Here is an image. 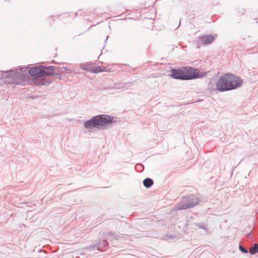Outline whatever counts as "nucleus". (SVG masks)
Masks as SVG:
<instances>
[{"mask_svg":"<svg viewBox=\"0 0 258 258\" xmlns=\"http://www.w3.org/2000/svg\"><path fill=\"white\" fill-rule=\"evenodd\" d=\"M28 68V67H26L4 72L2 74L4 82L7 84L25 85V82L29 80L30 76L37 85L46 84L45 80L40 78L41 65L33 66L27 71Z\"/></svg>","mask_w":258,"mask_h":258,"instance_id":"1","label":"nucleus"},{"mask_svg":"<svg viewBox=\"0 0 258 258\" xmlns=\"http://www.w3.org/2000/svg\"><path fill=\"white\" fill-rule=\"evenodd\" d=\"M170 73L169 76L172 78L183 81L203 78L207 75V72H201L198 69L191 67L174 68L170 71Z\"/></svg>","mask_w":258,"mask_h":258,"instance_id":"2","label":"nucleus"},{"mask_svg":"<svg viewBox=\"0 0 258 258\" xmlns=\"http://www.w3.org/2000/svg\"><path fill=\"white\" fill-rule=\"evenodd\" d=\"M243 83L241 78L234 74L226 73L223 75L216 83V89L221 92L228 91L240 87Z\"/></svg>","mask_w":258,"mask_h":258,"instance_id":"3","label":"nucleus"},{"mask_svg":"<svg viewBox=\"0 0 258 258\" xmlns=\"http://www.w3.org/2000/svg\"><path fill=\"white\" fill-rule=\"evenodd\" d=\"M114 118V117L107 114L97 115L85 121L84 127L90 131L94 128L101 130L108 126L111 127L116 121Z\"/></svg>","mask_w":258,"mask_h":258,"instance_id":"4","label":"nucleus"},{"mask_svg":"<svg viewBox=\"0 0 258 258\" xmlns=\"http://www.w3.org/2000/svg\"><path fill=\"white\" fill-rule=\"evenodd\" d=\"M200 202V200L195 196L190 195L183 199L182 201L177 205V210H184L193 208Z\"/></svg>","mask_w":258,"mask_h":258,"instance_id":"5","label":"nucleus"},{"mask_svg":"<svg viewBox=\"0 0 258 258\" xmlns=\"http://www.w3.org/2000/svg\"><path fill=\"white\" fill-rule=\"evenodd\" d=\"M108 245V241L104 238L103 240L100 239L95 244L91 245V246L93 247V248L96 247V249L99 251H104L107 249Z\"/></svg>","mask_w":258,"mask_h":258,"instance_id":"6","label":"nucleus"},{"mask_svg":"<svg viewBox=\"0 0 258 258\" xmlns=\"http://www.w3.org/2000/svg\"><path fill=\"white\" fill-rule=\"evenodd\" d=\"M198 39L201 44L204 45H209L214 41L215 37L212 34H209L199 36Z\"/></svg>","mask_w":258,"mask_h":258,"instance_id":"7","label":"nucleus"},{"mask_svg":"<svg viewBox=\"0 0 258 258\" xmlns=\"http://www.w3.org/2000/svg\"><path fill=\"white\" fill-rule=\"evenodd\" d=\"M104 238H105L107 240H109L112 244H113L114 240H118L124 237L123 234L116 235L115 233H113L111 232L104 233L103 236Z\"/></svg>","mask_w":258,"mask_h":258,"instance_id":"8","label":"nucleus"},{"mask_svg":"<svg viewBox=\"0 0 258 258\" xmlns=\"http://www.w3.org/2000/svg\"><path fill=\"white\" fill-rule=\"evenodd\" d=\"M39 73H41V78L54 76V75L55 74L54 72L49 71V70L46 69V68H45V66L43 65H41V69Z\"/></svg>","mask_w":258,"mask_h":258,"instance_id":"9","label":"nucleus"},{"mask_svg":"<svg viewBox=\"0 0 258 258\" xmlns=\"http://www.w3.org/2000/svg\"><path fill=\"white\" fill-rule=\"evenodd\" d=\"M106 69V67H104V69H103L101 66H95L94 67H92L91 72L94 74H97L104 72H107L108 71H107Z\"/></svg>","mask_w":258,"mask_h":258,"instance_id":"10","label":"nucleus"},{"mask_svg":"<svg viewBox=\"0 0 258 258\" xmlns=\"http://www.w3.org/2000/svg\"><path fill=\"white\" fill-rule=\"evenodd\" d=\"M79 66L82 70L91 72L92 62L82 63H80Z\"/></svg>","mask_w":258,"mask_h":258,"instance_id":"11","label":"nucleus"},{"mask_svg":"<svg viewBox=\"0 0 258 258\" xmlns=\"http://www.w3.org/2000/svg\"><path fill=\"white\" fill-rule=\"evenodd\" d=\"M144 186L146 188L151 187L154 184V181L150 178H145L143 182Z\"/></svg>","mask_w":258,"mask_h":258,"instance_id":"12","label":"nucleus"},{"mask_svg":"<svg viewBox=\"0 0 258 258\" xmlns=\"http://www.w3.org/2000/svg\"><path fill=\"white\" fill-rule=\"evenodd\" d=\"M249 252L252 255L258 253V243H254V245L249 248Z\"/></svg>","mask_w":258,"mask_h":258,"instance_id":"13","label":"nucleus"},{"mask_svg":"<svg viewBox=\"0 0 258 258\" xmlns=\"http://www.w3.org/2000/svg\"><path fill=\"white\" fill-rule=\"evenodd\" d=\"M195 225L197 227H199V228H201V229H204V230H206L207 229V225L205 223H196L195 224Z\"/></svg>","mask_w":258,"mask_h":258,"instance_id":"14","label":"nucleus"},{"mask_svg":"<svg viewBox=\"0 0 258 258\" xmlns=\"http://www.w3.org/2000/svg\"><path fill=\"white\" fill-rule=\"evenodd\" d=\"M239 249L243 253H246L248 252L247 249L240 244L239 245Z\"/></svg>","mask_w":258,"mask_h":258,"instance_id":"15","label":"nucleus"},{"mask_svg":"<svg viewBox=\"0 0 258 258\" xmlns=\"http://www.w3.org/2000/svg\"><path fill=\"white\" fill-rule=\"evenodd\" d=\"M63 71H66L67 73H71L72 71H73V72H74V73H78V71H77V70H76V69H75V70H70V69H68V68H66V67H63Z\"/></svg>","mask_w":258,"mask_h":258,"instance_id":"16","label":"nucleus"},{"mask_svg":"<svg viewBox=\"0 0 258 258\" xmlns=\"http://www.w3.org/2000/svg\"><path fill=\"white\" fill-rule=\"evenodd\" d=\"M45 68H46L48 70H49V71H52L54 72V71H55V67L50 66L48 67L45 66Z\"/></svg>","mask_w":258,"mask_h":258,"instance_id":"17","label":"nucleus"},{"mask_svg":"<svg viewBox=\"0 0 258 258\" xmlns=\"http://www.w3.org/2000/svg\"><path fill=\"white\" fill-rule=\"evenodd\" d=\"M63 67H55V71H57V72L61 71L62 72H63Z\"/></svg>","mask_w":258,"mask_h":258,"instance_id":"18","label":"nucleus"},{"mask_svg":"<svg viewBox=\"0 0 258 258\" xmlns=\"http://www.w3.org/2000/svg\"><path fill=\"white\" fill-rule=\"evenodd\" d=\"M239 12V15H243L245 12V10L242 9Z\"/></svg>","mask_w":258,"mask_h":258,"instance_id":"19","label":"nucleus"},{"mask_svg":"<svg viewBox=\"0 0 258 258\" xmlns=\"http://www.w3.org/2000/svg\"><path fill=\"white\" fill-rule=\"evenodd\" d=\"M138 168H139V169L142 168H143V166L141 164L136 165V168L137 169Z\"/></svg>","mask_w":258,"mask_h":258,"instance_id":"20","label":"nucleus"},{"mask_svg":"<svg viewBox=\"0 0 258 258\" xmlns=\"http://www.w3.org/2000/svg\"><path fill=\"white\" fill-rule=\"evenodd\" d=\"M54 76H58L59 77V78H60L62 76V74L61 73H55V74L54 75Z\"/></svg>","mask_w":258,"mask_h":258,"instance_id":"21","label":"nucleus"},{"mask_svg":"<svg viewBox=\"0 0 258 258\" xmlns=\"http://www.w3.org/2000/svg\"><path fill=\"white\" fill-rule=\"evenodd\" d=\"M197 47H198V48H200V46L198 44V45H197Z\"/></svg>","mask_w":258,"mask_h":258,"instance_id":"22","label":"nucleus"},{"mask_svg":"<svg viewBox=\"0 0 258 258\" xmlns=\"http://www.w3.org/2000/svg\"><path fill=\"white\" fill-rule=\"evenodd\" d=\"M106 89V88H103L101 90Z\"/></svg>","mask_w":258,"mask_h":258,"instance_id":"23","label":"nucleus"},{"mask_svg":"<svg viewBox=\"0 0 258 258\" xmlns=\"http://www.w3.org/2000/svg\"><path fill=\"white\" fill-rule=\"evenodd\" d=\"M108 38V36H107V38H106V41L107 40Z\"/></svg>","mask_w":258,"mask_h":258,"instance_id":"24","label":"nucleus"}]
</instances>
